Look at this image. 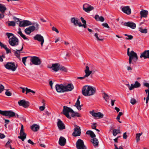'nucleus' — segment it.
<instances>
[{"label": "nucleus", "instance_id": "1", "mask_svg": "<svg viewBox=\"0 0 149 149\" xmlns=\"http://www.w3.org/2000/svg\"><path fill=\"white\" fill-rule=\"evenodd\" d=\"M130 48H128L127 49V55L129 56V63L131 64L132 63V60L134 62H136L138 59V57L137 54L133 51L132 50L130 52Z\"/></svg>", "mask_w": 149, "mask_h": 149}, {"label": "nucleus", "instance_id": "2", "mask_svg": "<svg viewBox=\"0 0 149 149\" xmlns=\"http://www.w3.org/2000/svg\"><path fill=\"white\" fill-rule=\"evenodd\" d=\"M34 26H29V27L26 28L24 30L25 33L28 35H29L32 32L34 31L35 30H38L39 28V25L37 23L33 24Z\"/></svg>", "mask_w": 149, "mask_h": 149}, {"label": "nucleus", "instance_id": "3", "mask_svg": "<svg viewBox=\"0 0 149 149\" xmlns=\"http://www.w3.org/2000/svg\"><path fill=\"white\" fill-rule=\"evenodd\" d=\"M63 113L67 118L69 119H71V117L70 116L69 113L71 112H73V110L70 108L66 106L63 107Z\"/></svg>", "mask_w": 149, "mask_h": 149}, {"label": "nucleus", "instance_id": "4", "mask_svg": "<svg viewBox=\"0 0 149 149\" xmlns=\"http://www.w3.org/2000/svg\"><path fill=\"white\" fill-rule=\"evenodd\" d=\"M31 65L34 64L35 65H40L41 63V61L39 58L37 56H33L31 57L30 59Z\"/></svg>", "mask_w": 149, "mask_h": 149}, {"label": "nucleus", "instance_id": "5", "mask_svg": "<svg viewBox=\"0 0 149 149\" xmlns=\"http://www.w3.org/2000/svg\"><path fill=\"white\" fill-rule=\"evenodd\" d=\"M8 42L11 46H16L19 44V40L16 37L13 36L9 39Z\"/></svg>", "mask_w": 149, "mask_h": 149}, {"label": "nucleus", "instance_id": "6", "mask_svg": "<svg viewBox=\"0 0 149 149\" xmlns=\"http://www.w3.org/2000/svg\"><path fill=\"white\" fill-rule=\"evenodd\" d=\"M5 67L7 69L13 71H15L17 68L13 62H7L5 65Z\"/></svg>", "mask_w": 149, "mask_h": 149}, {"label": "nucleus", "instance_id": "7", "mask_svg": "<svg viewBox=\"0 0 149 149\" xmlns=\"http://www.w3.org/2000/svg\"><path fill=\"white\" fill-rule=\"evenodd\" d=\"M4 116H8L9 118L15 117L18 118L19 115L18 114L15 113L12 111H5L4 112Z\"/></svg>", "mask_w": 149, "mask_h": 149}, {"label": "nucleus", "instance_id": "8", "mask_svg": "<svg viewBox=\"0 0 149 149\" xmlns=\"http://www.w3.org/2000/svg\"><path fill=\"white\" fill-rule=\"evenodd\" d=\"M76 147L77 149H86L83 141L81 139H79L76 144Z\"/></svg>", "mask_w": 149, "mask_h": 149}, {"label": "nucleus", "instance_id": "9", "mask_svg": "<svg viewBox=\"0 0 149 149\" xmlns=\"http://www.w3.org/2000/svg\"><path fill=\"white\" fill-rule=\"evenodd\" d=\"M92 70H89V68L88 66H87L86 67L84 70L85 75L83 77H77L78 79H83L85 78L88 77L92 72Z\"/></svg>", "mask_w": 149, "mask_h": 149}, {"label": "nucleus", "instance_id": "10", "mask_svg": "<svg viewBox=\"0 0 149 149\" xmlns=\"http://www.w3.org/2000/svg\"><path fill=\"white\" fill-rule=\"evenodd\" d=\"M34 40H37L40 42L41 47H42L44 43V40L43 37L40 34L36 35L33 37Z\"/></svg>", "mask_w": 149, "mask_h": 149}, {"label": "nucleus", "instance_id": "11", "mask_svg": "<svg viewBox=\"0 0 149 149\" xmlns=\"http://www.w3.org/2000/svg\"><path fill=\"white\" fill-rule=\"evenodd\" d=\"M19 134L20 136H18V138L21 139L22 141H24L26 138V134L24 132V127L23 125L21 126Z\"/></svg>", "mask_w": 149, "mask_h": 149}, {"label": "nucleus", "instance_id": "12", "mask_svg": "<svg viewBox=\"0 0 149 149\" xmlns=\"http://www.w3.org/2000/svg\"><path fill=\"white\" fill-rule=\"evenodd\" d=\"M56 91L58 93H63L65 92L64 86L62 84H57L55 86Z\"/></svg>", "mask_w": 149, "mask_h": 149}, {"label": "nucleus", "instance_id": "13", "mask_svg": "<svg viewBox=\"0 0 149 149\" xmlns=\"http://www.w3.org/2000/svg\"><path fill=\"white\" fill-rule=\"evenodd\" d=\"M75 126V128L74 129V132L72 135L74 136H80L81 134L80 128L77 125H76Z\"/></svg>", "mask_w": 149, "mask_h": 149}, {"label": "nucleus", "instance_id": "14", "mask_svg": "<svg viewBox=\"0 0 149 149\" xmlns=\"http://www.w3.org/2000/svg\"><path fill=\"white\" fill-rule=\"evenodd\" d=\"M93 9V6L87 3L84 4L83 6V10L87 13H89Z\"/></svg>", "mask_w": 149, "mask_h": 149}, {"label": "nucleus", "instance_id": "15", "mask_svg": "<svg viewBox=\"0 0 149 149\" xmlns=\"http://www.w3.org/2000/svg\"><path fill=\"white\" fill-rule=\"evenodd\" d=\"M18 104L20 106H22L24 108H27L29 105V103L28 101H26L24 100H20L18 102Z\"/></svg>", "mask_w": 149, "mask_h": 149}, {"label": "nucleus", "instance_id": "16", "mask_svg": "<svg viewBox=\"0 0 149 149\" xmlns=\"http://www.w3.org/2000/svg\"><path fill=\"white\" fill-rule=\"evenodd\" d=\"M32 24V23L28 20H23L19 22V26L20 27H25L31 25Z\"/></svg>", "mask_w": 149, "mask_h": 149}, {"label": "nucleus", "instance_id": "17", "mask_svg": "<svg viewBox=\"0 0 149 149\" xmlns=\"http://www.w3.org/2000/svg\"><path fill=\"white\" fill-rule=\"evenodd\" d=\"M89 86H84L82 89V93L85 96H90V93L89 91Z\"/></svg>", "mask_w": 149, "mask_h": 149}, {"label": "nucleus", "instance_id": "18", "mask_svg": "<svg viewBox=\"0 0 149 149\" xmlns=\"http://www.w3.org/2000/svg\"><path fill=\"white\" fill-rule=\"evenodd\" d=\"M129 87V89L130 91H131L134 88H138L141 86L140 84L138 81H136L134 84H131V86H130L129 84L127 85Z\"/></svg>", "mask_w": 149, "mask_h": 149}, {"label": "nucleus", "instance_id": "19", "mask_svg": "<svg viewBox=\"0 0 149 149\" xmlns=\"http://www.w3.org/2000/svg\"><path fill=\"white\" fill-rule=\"evenodd\" d=\"M90 113L93 116L95 117H98V118H102L104 116L103 114L101 113L100 112L98 113L94 112V111H91Z\"/></svg>", "mask_w": 149, "mask_h": 149}, {"label": "nucleus", "instance_id": "20", "mask_svg": "<svg viewBox=\"0 0 149 149\" xmlns=\"http://www.w3.org/2000/svg\"><path fill=\"white\" fill-rule=\"evenodd\" d=\"M57 120V124L59 129L60 130H63L65 129V126L62 121L59 119H58Z\"/></svg>", "mask_w": 149, "mask_h": 149}, {"label": "nucleus", "instance_id": "21", "mask_svg": "<svg viewBox=\"0 0 149 149\" xmlns=\"http://www.w3.org/2000/svg\"><path fill=\"white\" fill-rule=\"evenodd\" d=\"M122 10L124 13L129 15L131 13V10L129 6H124L122 8Z\"/></svg>", "mask_w": 149, "mask_h": 149}, {"label": "nucleus", "instance_id": "22", "mask_svg": "<svg viewBox=\"0 0 149 149\" xmlns=\"http://www.w3.org/2000/svg\"><path fill=\"white\" fill-rule=\"evenodd\" d=\"M123 25L125 26L130 27L132 29H134L136 27V25L135 23L130 22H125L123 24Z\"/></svg>", "mask_w": 149, "mask_h": 149}, {"label": "nucleus", "instance_id": "23", "mask_svg": "<svg viewBox=\"0 0 149 149\" xmlns=\"http://www.w3.org/2000/svg\"><path fill=\"white\" fill-rule=\"evenodd\" d=\"M71 22L75 26H77L79 25L80 22L79 21V19L77 18L73 17L71 19Z\"/></svg>", "mask_w": 149, "mask_h": 149}, {"label": "nucleus", "instance_id": "24", "mask_svg": "<svg viewBox=\"0 0 149 149\" xmlns=\"http://www.w3.org/2000/svg\"><path fill=\"white\" fill-rule=\"evenodd\" d=\"M24 44H22V45L21 48L20 49H16V50H13V52L14 55L18 58H20V51H22L23 48Z\"/></svg>", "mask_w": 149, "mask_h": 149}, {"label": "nucleus", "instance_id": "25", "mask_svg": "<svg viewBox=\"0 0 149 149\" xmlns=\"http://www.w3.org/2000/svg\"><path fill=\"white\" fill-rule=\"evenodd\" d=\"M66 142V139L64 137L61 136L59 139L58 143L61 146H64Z\"/></svg>", "mask_w": 149, "mask_h": 149}, {"label": "nucleus", "instance_id": "26", "mask_svg": "<svg viewBox=\"0 0 149 149\" xmlns=\"http://www.w3.org/2000/svg\"><path fill=\"white\" fill-rule=\"evenodd\" d=\"M140 57H142L145 59L146 58H149V50H145L142 53L140 56Z\"/></svg>", "mask_w": 149, "mask_h": 149}, {"label": "nucleus", "instance_id": "27", "mask_svg": "<svg viewBox=\"0 0 149 149\" xmlns=\"http://www.w3.org/2000/svg\"><path fill=\"white\" fill-rule=\"evenodd\" d=\"M64 88H65V92L71 91L74 88V86L72 84H69L67 85L64 86Z\"/></svg>", "mask_w": 149, "mask_h": 149}, {"label": "nucleus", "instance_id": "28", "mask_svg": "<svg viewBox=\"0 0 149 149\" xmlns=\"http://www.w3.org/2000/svg\"><path fill=\"white\" fill-rule=\"evenodd\" d=\"M60 65L58 63L53 64L52 66L50 68L55 72H57L59 70Z\"/></svg>", "mask_w": 149, "mask_h": 149}, {"label": "nucleus", "instance_id": "29", "mask_svg": "<svg viewBox=\"0 0 149 149\" xmlns=\"http://www.w3.org/2000/svg\"><path fill=\"white\" fill-rule=\"evenodd\" d=\"M140 14L141 18L142 17H147L148 12L147 10H143L140 12Z\"/></svg>", "mask_w": 149, "mask_h": 149}, {"label": "nucleus", "instance_id": "30", "mask_svg": "<svg viewBox=\"0 0 149 149\" xmlns=\"http://www.w3.org/2000/svg\"><path fill=\"white\" fill-rule=\"evenodd\" d=\"M89 91L90 93V96L93 95L96 92V89L95 88L91 86H89Z\"/></svg>", "mask_w": 149, "mask_h": 149}, {"label": "nucleus", "instance_id": "31", "mask_svg": "<svg viewBox=\"0 0 149 149\" xmlns=\"http://www.w3.org/2000/svg\"><path fill=\"white\" fill-rule=\"evenodd\" d=\"M91 142L93 143V145L94 146H97L98 145V141L95 138L91 139Z\"/></svg>", "mask_w": 149, "mask_h": 149}, {"label": "nucleus", "instance_id": "32", "mask_svg": "<svg viewBox=\"0 0 149 149\" xmlns=\"http://www.w3.org/2000/svg\"><path fill=\"white\" fill-rule=\"evenodd\" d=\"M79 97L78 98L74 106L76 107L79 110H80L81 109V106L80 105V102L79 100Z\"/></svg>", "mask_w": 149, "mask_h": 149}, {"label": "nucleus", "instance_id": "33", "mask_svg": "<svg viewBox=\"0 0 149 149\" xmlns=\"http://www.w3.org/2000/svg\"><path fill=\"white\" fill-rule=\"evenodd\" d=\"M86 134H87L89 135L93 139L95 138L96 136L94 133L92 131L88 130L87 131Z\"/></svg>", "mask_w": 149, "mask_h": 149}, {"label": "nucleus", "instance_id": "34", "mask_svg": "<svg viewBox=\"0 0 149 149\" xmlns=\"http://www.w3.org/2000/svg\"><path fill=\"white\" fill-rule=\"evenodd\" d=\"M31 130L34 132L37 131L39 129V126L36 124L33 125L31 126Z\"/></svg>", "mask_w": 149, "mask_h": 149}, {"label": "nucleus", "instance_id": "35", "mask_svg": "<svg viewBox=\"0 0 149 149\" xmlns=\"http://www.w3.org/2000/svg\"><path fill=\"white\" fill-rule=\"evenodd\" d=\"M6 10V8L4 5L0 4V11L2 13L4 14Z\"/></svg>", "mask_w": 149, "mask_h": 149}, {"label": "nucleus", "instance_id": "36", "mask_svg": "<svg viewBox=\"0 0 149 149\" xmlns=\"http://www.w3.org/2000/svg\"><path fill=\"white\" fill-rule=\"evenodd\" d=\"M12 142V140L10 139H9L8 141L6 143L5 146V147L7 148L10 147V148L11 149H15L14 148H12L11 145L10 144Z\"/></svg>", "mask_w": 149, "mask_h": 149}, {"label": "nucleus", "instance_id": "37", "mask_svg": "<svg viewBox=\"0 0 149 149\" xmlns=\"http://www.w3.org/2000/svg\"><path fill=\"white\" fill-rule=\"evenodd\" d=\"M94 36L96 38L97 40L102 41L104 40V38H102V36H100L99 37H98V34L97 33H95Z\"/></svg>", "mask_w": 149, "mask_h": 149}, {"label": "nucleus", "instance_id": "38", "mask_svg": "<svg viewBox=\"0 0 149 149\" xmlns=\"http://www.w3.org/2000/svg\"><path fill=\"white\" fill-rule=\"evenodd\" d=\"M72 113L71 114V116L72 117H80V115L79 114L76 112H75L73 111V112H71Z\"/></svg>", "mask_w": 149, "mask_h": 149}, {"label": "nucleus", "instance_id": "39", "mask_svg": "<svg viewBox=\"0 0 149 149\" xmlns=\"http://www.w3.org/2000/svg\"><path fill=\"white\" fill-rule=\"evenodd\" d=\"M142 134V132L137 133L136 134V140L137 142H138L140 141V136Z\"/></svg>", "mask_w": 149, "mask_h": 149}, {"label": "nucleus", "instance_id": "40", "mask_svg": "<svg viewBox=\"0 0 149 149\" xmlns=\"http://www.w3.org/2000/svg\"><path fill=\"white\" fill-rule=\"evenodd\" d=\"M18 34L24 40H28L29 39L24 35L22 32H19L18 33Z\"/></svg>", "mask_w": 149, "mask_h": 149}, {"label": "nucleus", "instance_id": "41", "mask_svg": "<svg viewBox=\"0 0 149 149\" xmlns=\"http://www.w3.org/2000/svg\"><path fill=\"white\" fill-rule=\"evenodd\" d=\"M103 97L106 102L107 101L108 99L109 98L108 95L105 93L104 92L102 94Z\"/></svg>", "mask_w": 149, "mask_h": 149}, {"label": "nucleus", "instance_id": "42", "mask_svg": "<svg viewBox=\"0 0 149 149\" xmlns=\"http://www.w3.org/2000/svg\"><path fill=\"white\" fill-rule=\"evenodd\" d=\"M120 133V131L119 130L114 129L113 130V134L114 136H116L118 134Z\"/></svg>", "mask_w": 149, "mask_h": 149}, {"label": "nucleus", "instance_id": "43", "mask_svg": "<svg viewBox=\"0 0 149 149\" xmlns=\"http://www.w3.org/2000/svg\"><path fill=\"white\" fill-rule=\"evenodd\" d=\"M139 31L142 33H147V30L146 29H143L141 28H139Z\"/></svg>", "mask_w": 149, "mask_h": 149}, {"label": "nucleus", "instance_id": "44", "mask_svg": "<svg viewBox=\"0 0 149 149\" xmlns=\"http://www.w3.org/2000/svg\"><path fill=\"white\" fill-rule=\"evenodd\" d=\"M124 35L125 36H127L128 37L125 38V39L126 40H132L133 38V36H132L131 35H128L126 34H125Z\"/></svg>", "mask_w": 149, "mask_h": 149}, {"label": "nucleus", "instance_id": "45", "mask_svg": "<svg viewBox=\"0 0 149 149\" xmlns=\"http://www.w3.org/2000/svg\"><path fill=\"white\" fill-rule=\"evenodd\" d=\"M145 92L146 93H148V96L146 97V103L147 104L148 103L149 100V89H146L145 90Z\"/></svg>", "mask_w": 149, "mask_h": 149}, {"label": "nucleus", "instance_id": "46", "mask_svg": "<svg viewBox=\"0 0 149 149\" xmlns=\"http://www.w3.org/2000/svg\"><path fill=\"white\" fill-rule=\"evenodd\" d=\"M25 90H26V94H27L28 93L31 92L35 94V92L30 89H28L27 88H25Z\"/></svg>", "mask_w": 149, "mask_h": 149}, {"label": "nucleus", "instance_id": "47", "mask_svg": "<svg viewBox=\"0 0 149 149\" xmlns=\"http://www.w3.org/2000/svg\"><path fill=\"white\" fill-rule=\"evenodd\" d=\"M5 34L9 39L10 38V37H13V36H15L14 34L12 33H6Z\"/></svg>", "mask_w": 149, "mask_h": 149}, {"label": "nucleus", "instance_id": "48", "mask_svg": "<svg viewBox=\"0 0 149 149\" xmlns=\"http://www.w3.org/2000/svg\"><path fill=\"white\" fill-rule=\"evenodd\" d=\"M8 25L9 26H15V23L14 21H9L8 23Z\"/></svg>", "mask_w": 149, "mask_h": 149}, {"label": "nucleus", "instance_id": "49", "mask_svg": "<svg viewBox=\"0 0 149 149\" xmlns=\"http://www.w3.org/2000/svg\"><path fill=\"white\" fill-rule=\"evenodd\" d=\"M59 70H60L63 71L65 72H67V68L64 66H61L60 67H59Z\"/></svg>", "mask_w": 149, "mask_h": 149}, {"label": "nucleus", "instance_id": "50", "mask_svg": "<svg viewBox=\"0 0 149 149\" xmlns=\"http://www.w3.org/2000/svg\"><path fill=\"white\" fill-rule=\"evenodd\" d=\"M13 19L17 23V24H19L18 22H19H19H20V21L19 20V18H18L15 16L13 17Z\"/></svg>", "mask_w": 149, "mask_h": 149}, {"label": "nucleus", "instance_id": "51", "mask_svg": "<svg viewBox=\"0 0 149 149\" xmlns=\"http://www.w3.org/2000/svg\"><path fill=\"white\" fill-rule=\"evenodd\" d=\"M136 100L134 98H132L130 102L132 104H134L136 103Z\"/></svg>", "mask_w": 149, "mask_h": 149}, {"label": "nucleus", "instance_id": "52", "mask_svg": "<svg viewBox=\"0 0 149 149\" xmlns=\"http://www.w3.org/2000/svg\"><path fill=\"white\" fill-rule=\"evenodd\" d=\"M6 90L7 91H6L5 92V94L8 96H11L12 95V93L10 91H8L7 89H6Z\"/></svg>", "mask_w": 149, "mask_h": 149}, {"label": "nucleus", "instance_id": "53", "mask_svg": "<svg viewBox=\"0 0 149 149\" xmlns=\"http://www.w3.org/2000/svg\"><path fill=\"white\" fill-rule=\"evenodd\" d=\"M27 58V57H23L22 58V62L25 65H26L25 63H26V58Z\"/></svg>", "mask_w": 149, "mask_h": 149}, {"label": "nucleus", "instance_id": "54", "mask_svg": "<svg viewBox=\"0 0 149 149\" xmlns=\"http://www.w3.org/2000/svg\"><path fill=\"white\" fill-rule=\"evenodd\" d=\"M4 86L2 84L0 85V93H1L4 90Z\"/></svg>", "mask_w": 149, "mask_h": 149}, {"label": "nucleus", "instance_id": "55", "mask_svg": "<svg viewBox=\"0 0 149 149\" xmlns=\"http://www.w3.org/2000/svg\"><path fill=\"white\" fill-rule=\"evenodd\" d=\"M102 25L104 27H106L108 28H109L108 24L107 23H103L102 24Z\"/></svg>", "mask_w": 149, "mask_h": 149}, {"label": "nucleus", "instance_id": "56", "mask_svg": "<svg viewBox=\"0 0 149 149\" xmlns=\"http://www.w3.org/2000/svg\"><path fill=\"white\" fill-rule=\"evenodd\" d=\"M52 30L53 31H55L57 33H59V31L56 28L54 27H52Z\"/></svg>", "mask_w": 149, "mask_h": 149}, {"label": "nucleus", "instance_id": "57", "mask_svg": "<svg viewBox=\"0 0 149 149\" xmlns=\"http://www.w3.org/2000/svg\"><path fill=\"white\" fill-rule=\"evenodd\" d=\"M81 19L82 22L83 24H86V21L84 19V18L83 17H81Z\"/></svg>", "mask_w": 149, "mask_h": 149}, {"label": "nucleus", "instance_id": "58", "mask_svg": "<svg viewBox=\"0 0 149 149\" xmlns=\"http://www.w3.org/2000/svg\"><path fill=\"white\" fill-rule=\"evenodd\" d=\"M95 18L97 21H99V16L98 15H96L95 17Z\"/></svg>", "mask_w": 149, "mask_h": 149}, {"label": "nucleus", "instance_id": "59", "mask_svg": "<svg viewBox=\"0 0 149 149\" xmlns=\"http://www.w3.org/2000/svg\"><path fill=\"white\" fill-rule=\"evenodd\" d=\"M99 21H100L101 22H103L104 21V18L102 17H99Z\"/></svg>", "mask_w": 149, "mask_h": 149}, {"label": "nucleus", "instance_id": "60", "mask_svg": "<svg viewBox=\"0 0 149 149\" xmlns=\"http://www.w3.org/2000/svg\"><path fill=\"white\" fill-rule=\"evenodd\" d=\"M28 142L29 143L31 144L32 145H34L35 144L31 139H29L28 140Z\"/></svg>", "mask_w": 149, "mask_h": 149}, {"label": "nucleus", "instance_id": "61", "mask_svg": "<svg viewBox=\"0 0 149 149\" xmlns=\"http://www.w3.org/2000/svg\"><path fill=\"white\" fill-rule=\"evenodd\" d=\"M114 146L115 147V149H123L122 146H120L119 147V148H118L116 144H115L114 145Z\"/></svg>", "mask_w": 149, "mask_h": 149}, {"label": "nucleus", "instance_id": "62", "mask_svg": "<svg viewBox=\"0 0 149 149\" xmlns=\"http://www.w3.org/2000/svg\"><path fill=\"white\" fill-rule=\"evenodd\" d=\"M143 86L148 87L149 88V84L148 83H145L143 84Z\"/></svg>", "mask_w": 149, "mask_h": 149}, {"label": "nucleus", "instance_id": "63", "mask_svg": "<svg viewBox=\"0 0 149 149\" xmlns=\"http://www.w3.org/2000/svg\"><path fill=\"white\" fill-rule=\"evenodd\" d=\"M45 108V106H41L40 107L39 109H40L42 111L44 110Z\"/></svg>", "mask_w": 149, "mask_h": 149}, {"label": "nucleus", "instance_id": "64", "mask_svg": "<svg viewBox=\"0 0 149 149\" xmlns=\"http://www.w3.org/2000/svg\"><path fill=\"white\" fill-rule=\"evenodd\" d=\"M5 137V136L3 134L0 133V139H3Z\"/></svg>", "mask_w": 149, "mask_h": 149}]
</instances>
